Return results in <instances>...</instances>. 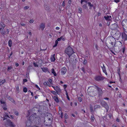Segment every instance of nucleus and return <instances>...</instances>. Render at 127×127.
Segmentation results:
<instances>
[{
    "label": "nucleus",
    "instance_id": "obj_60",
    "mask_svg": "<svg viewBox=\"0 0 127 127\" xmlns=\"http://www.w3.org/2000/svg\"><path fill=\"white\" fill-rule=\"evenodd\" d=\"M23 81V82L24 83L26 82L27 81V80L26 79H24Z\"/></svg>",
    "mask_w": 127,
    "mask_h": 127
},
{
    "label": "nucleus",
    "instance_id": "obj_45",
    "mask_svg": "<svg viewBox=\"0 0 127 127\" xmlns=\"http://www.w3.org/2000/svg\"><path fill=\"white\" fill-rule=\"evenodd\" d=\"M78 99L79 100V101L80 102H81L82 101V99L80 97H78Z\"/></svg>",
    "mask_w": 127,
    "mask_h": 127
},
{
    "label": "nucleus",
    "instance_id": "obj_38",
    "mask_svg": "<svg viewBox=\"0 0 127 127\" xmlns=\"http://www.w3.org/2000/svg\"><path fill=\"white\" fill-rule=\"evenodd\" d=\"M66 97H67V99L69 100H70V98H69V96H68V93H67V92L66 91Z\"/></svg>",
    "mask_w": 127,
    "mask_h": 127
},
{
    "label": "nucleus",
    "instance_id": "obj_47",
    "mask_svg": "<svg viewBox=\"0 0 127 127\" xmlns=\"http://www.w3.org/2000/svg\"><path fill=\"white\" fill-rule=\"evenodd\" d=\"M31 66H29L27 68V71H29L31 69Z\"/></svg>",
    "mask_w": 127,
    "mask_h": 127
},
{
    "label": "nucleus",
    "instance_id": "obj_23",
    "mask_svg": "<svg viewBox=\"0 0 127 127\" xmlns=\"http://www.w3.org/2000/svg\"><path fill=\"white\" fill-rule=\"evenodd\" d=\"M5 26H3L1 24L0 25V31H2L4 30Z\"/></svg>",
    "mask_w": 127,
    "mask_h": 127
},
{
    "label": "nucleus",
    "instance_id": "obj_3",
    "mask_svg": "<svg viewBox=\"0 0 127 127\" xmlns=\"http://www.w3.org/2000/svg\"><path fill=\"white\" fill-rule=\"evenodd\" d=\"M122 25L123 27L124 32L127 33V20H123L122 21Z\"/></svg>",
    "mask_w": 127,
    "mask_h": 127
},
{
    "label": "nucleus",
    "instance_id": "obj_11",
    "mask_svg": "<svg viewBox=\"0 0 127 127\" xmlns=\"http://www.w3.org/2000/svg\"><path fill=\"white\" fill-rule=\"evenodd\" d=\"M67 71V69L65 67H63L61 69V72L63 74H65Z\"/></svg>",
    "mask_w": 127,
    "mask_h": 127
},
{
    "label": "nucleus",
    "instance_id": "obj_17",
    "mask_svg": "<svg viewBox=\"0 0 127 127\" xmlns=\"http://www.w3.org/2000/svg\"><path fill=\"white\" fill-rule=\"evenodd\" d=\"M90 110L91 113L92 114H94V110L93 109V106L91 104H90Z\"/></svg>",
    "mask_w": 127,
    "mask_h": 127
},
{
    "label": "nucleus",
    "instance_id": "obj_56",
    "mask_svg": "<svg viewBox=\"0 0 127 127\" xmlns=\"http://www.w3.org/2000/svg\"><path fill=\"white\" fill-rule=\"evenodd\" d=\"M33 21H34L33 20H31L30 21V23H33Z\"/></svg>",
    "mask_w": 127,
    "mask_h": 127
},
{
    "label": "nucleus",
    "instance_id": "obj_9",
    "mask_svg": "<svg viewBox=\"0 0 127 127\" xmlns=\"http://www.w3.org/2000/svg\"><path fill=\"white\" fill-rule=\"evenodd\" d=\"M95 88L96 89L97 91L98 92V95L100 96L101 95L102 93V90L100 88L97 87L95 86Z\"/></svg>",
    "mask_w": 127,
    "mask_h": 127
},
{
    "label": "nucleus",
    "instance_id": "obj_36",
    "mask_svg": "<svg viewBox=\"0 0 127 127\" xmlns=\"http://www.w3.org/2000/svg\"><path fill=\"white\" fill-rule=\"evenodd\" d=\"M60 38L61 39H62V40L63 41H64V40H65L64 36V35L61 36Z\"/></svg>",
    "mask_w": 127,
    "mask_h": 127
},
{
    "label": "nucleus",
    "instance_id": "obj_29",
    "mask_svg": "<svg viewBox=\"0 0 127 127\" xmlns=\"http://www.w3.org/2000/svg\"><path fill=\"white\" fill-rule=\"evenodd\" d=\"M100 108V106L99 105H95L94 106L95 109L97 108Z\"/></svg>",
    "mask_w": 127,
    "mask_h": 127
},
{
    "label": "nucleus",
    "instance_id": "obj_64",
    "mask_svg": "<svg viewBox=\"0 0 127 127\" xmlns=\"http://www.w3.org/2000/svg\"><path fill=\"white\" fill-rule=\"evenodd\" d=\"M56 29L57 30H59L60 29V28L59 27H57L56 28Z\"/></svg>",
    "mask_w": 127,
    "mask_h": 127
},
{
    "label": "nucleus",
    "instance_id": "obj_8",
    "mask_svg": "<svg viewBox=\"0 0 127 127\" xmlns=\"http://www.w3.org/2000/svg\"><path fill=\"white\" fill-rule=\"evenodd\" d=\"M54 90L57 93L58 95H60L61 93V90L60 88L58 86H56V88H54Z\"/></svg>",
    "mask_w": 127,
    "mask_h": 127
},
{
    "label": "nucleus",
    "instance_id": "obj_61",
    "mask_svg": "<svg viewBox=\"0 0 127 127\" xmlns=\"http://www.w3.org/2000/svg\"><path fill=\"white\" fill-rule=\"evenodd\" d=\"M19 64L18 63H16L15 64V66L16 67H18L19 66Z\"/></svg>",
    "mask_w": 127,
    "mask_h": 127
},
{
    "label": "nucleus",
    "instance_id": "obj_58",
    "mask_svg": "<svg viewBox=\"0 0 127 127\" xmlns=\"http://www.w3.org/2000/svg\"><path fill=\"white\" fill-rule=\"evenodd\" d=\"M114 1L118 3L119 2V0H114Z\"/></svg>",
    "mask_w": 127,
    "mask_h": 127
},
{
    "label": "nucleus",
    "instance_id": "obj_6",
    "mask_svg": "<svg viewBox=\"0 0 127 127\" xmlns=\"http://www.w3.org/2000/svg\"><path fill=\"white\" fill-rule=\"evenodd\" d=\"M125 32H123L122 33V38L124 41H126L127 39V35L125 33Z\"/></svg>",
    "mask_w": 127,
    "mask_h": 127
},
{
    "label": "nucleus",
    "instance_id": "obj_50",
    "mask_svg": "<svg viewBox=\"0 0 127 127\" xmlns=\"http://www.w3.org/2000/svg\"><path fill=\"white\" fill-rule=\"evenodd\" d=\"M81 70H82L83 72L84 73H85V70L84 67H82L81 68Z\"/></svg>",
    "mask_w": 127,
    "mask_h": 127
},
{
    "label": "nucleus",
    "instance_id": "obj_54",
    "mask_svg": "<svg viewBox=\"0 0 127 127\" xmlns=\"http://www.w3.org/2000/svg\"><path fill=\"white\" fill-rule=\"evenodd\" d=\"M48 81L50 83H51L52 82V80L51 79H48Z\"/></svg>",
    "mask_w": 127,
    "mask_h": 127
},
{
    "label": "nucleus",
    "instance_id": "obj_40",
    "mask_svg": "<svg viewBox=\"0 0 127 127\" xmlns=\"http://www.w3.org/2000/svg\"><path fill=\"white\" fill-rule=\"evenodd\" d=\"M6 105H4V106H3L2 108L4 110H6L7 109V108L5 106Z\"/></svg>",
    "mask_w": 127,
    "mask_h": 127
},
{
    "label": "nucleus",
    "instance_id": "obj_39",
    "mask_svg": "<svg viewBox=\"0 0 127 127\" xmlns=\"http://www.w3.org/2000/svg\"><path fill=\"white\" fill-rule=\"evenodd\" d=\"M51 93H52L54 94V95H56H56L57 96V95L56 94V92L55 91H51Z\"/></svg>",
    "mask_w": 127,
    "mask_h": 127
},
{
    "label": "nucleus",
    "instance_id": "obj_37",
    "mask_svg": "<svg viewBox=\"0 0 127 127\" xmlns=\"http://www.w3.org/2000/svg\"><path fill=\"white\" fill-rule=\"evenodd\" d=\"M82 9L81 8H79L78 9V12L79 13H82Z\"/></svg>",
    "mask_w": 127,
    "mask_h": 127
},
{
    "label": "nucleus",
    "instance_id": "obj_34",
    "mask_svg": "<svg viewBox=\"0 0 127 127\" xmlns=\"http://www.w3.org/2000/svg\"><path fill=\"white\" fill-rule=\"evenodd\" d=\"M83 8L85 9H87V5L86 4H84L83 5Z\"/></svg>",
    "mask_w": 127,
    "mask_h": 127
},
{
    "label": "nucleus",
    "instance_id": "obj_33",
    "mask_svg": "<svg viewBox=\"0 0 127 127\" xmlns=\"http://www.w3.org/2000/svg\"><path fill=\"white\" fill-rule=\"evenodd\" d=\"M12 68V67L11 66H8V68L7 69V70L8 71H9V70H11Z\"/></svg>",
    "mask_w": 127,
    "mask_h": 127
},
{
    "label": "nucleus",
    "instance_id": "obj_32",
    "mask_svg": "<svg viewBox=\"0 0 127 127\" xmlns=\"http://www.w3.org/2000/svg\"><path fill=\"white\" fill-rule=\"evenodd\" d=\"M0 102L1 104H3L4 105H6V104L5 103V102L4 101H3L1 99L0 100Z\"/></svg>",
    "mask_w": 127,
    "mask_h": 127
},
{
    "label": "nucleus",
    "instance_id": "obj_14",
    "mask_svg": "<svg viewBox=\"0 0 127 127\" xmlns=\"http://www.w3.org/2000/svg\"><path fill=\"white\" fill-rule=\"evenodd\" d=\"M9 117V116H8V113H5V114L3 116V120H5L7 119V118Z\"/></svg>",
    "mask_w": 127,
    "mask_h": 127
},
{
    "label": "nucleus",
    "instance_id": "obj_48",
    "mask_svg": "<svg viewBox=\"0 0 127 127\" xmlns=\"http://www.w3.org/2000/svg\"><path fill=\"white\" fill-rule=\"evenodd\" d=\"M9 118L10 119H13L14 118V116L13 115H10L9 116Z\"/></svg>",
    "mask_w": 127,
    "mask_h": 127
},
{
    "label": "nucleus",
    "instance_id": "obj_57",
    "mask_svg": "<svg viewBox=\"0 0 127 127\" xmlns=\"http://www.w3.org/2000/svg\"><path fill=\"white\" fill-rule=\"evenodd\" d=\"M62 6H64L65 5V4L64 3V1H63V3L62 4Z\"/></svg>",
    "mask_w": 127,
    "mask_h": 127
},
{
    "label": "nucleus",
    "instance_id": "obj_43",
    "mask_svg": "<svg viewBox=\"0 0 127 127\" xmlns=\"http://www.w3.org/2000/svg\"><path fill=\"white\" fill-rule=\"evenodd\" d=\"M33 65L35 67H38V65L36 63H33Z\"/></svg>",
    "mask_w": 127,
    "mask_h": 127
},
{
    "label": "nucleus",
    "instance_id": "obj_7",
    "mask_svg": "<svg viewBox=\"0 0 127 127\" xmlns=\"http://www.w3.org/2000/svg\"><path fill=\"white\" fill-rule=\"evenodd\" d=\"M118 27V25L116 23L110 26V29L113 30L117 29Z\"/></svg>",
    "mask_w": 127,
    "mask_h": 127
},
{
    "label": "nucleus",
    "instance_id": "obj_2",
    "mask_svg": "<svg viewBox=\"0 0 127 127\" xmlns=\"http://www.w3.org/2000/svg\"><path fill=\"white\" fill-rule=\"evenodd\" d=\"M65 53L67 54L70 58V56L75 52L73 51L72 49L69 46L66 48L65 51Z\"/></svg>",
    "mask_w": 127,
    "mask_h": 127
},
{
    "label": "nucleus",
    "instance_id": "obj_41",
    "mask_svg": "<svg viewBox=\"0 0 127 127\" xmlns=\"http://www.w3.org/2000/svg\"><path fill=\"white\" fill-rule=\"evenodd\" d=\"M23 91L26 93L27 92V89L26 87H24L23 88Z\"/></svg>",
    "mask_w": 127,
    "mask_h": 127
},
{
    "label": "nucleus",
    "instance_id": "obj_42",
    "mask_svg": "<svg viewBox=\"0 0 127 127\" xmlns=\"http://www.w3.org/2000/svg\"><path fill=\"white\" fill-rule=\"evenodd\" d=\"M29 6H26L24 7V10H26L28 9L29 8Z\"/></svg>",
    "mask_w": 127,
    "mask_h": 127
},
{
    "label": "nucleus",
    "instance_id": "obj_13",
    "mask_svg": "<svg viewBox=\"0 0 127 127\" xmlns=\"http://www.w3.org/2000/svg\"><path fill=\"white\" fill-rule=\"evenodd\" d=\"M45 24L43 23H41L40 26V28L41 29L42 31H43L45 28Z\"/></svg>",
    "mask_w": 127,
    "mask_h": 127
},
{
    "label": "nucleus",
    "instance_id": "obj_26",
    "mask_svg": "<svg viewBox=\"0 0 127 127\" xmlns=\"http://www.w3.org/2000/svg\"><path fill=\"white\" fill-rule=\"evenodd\" d=\"M52 73L54 74V75L55 76L56 75V74L55 72L54 71V69L53 68H52Z\"/></svg>",
    "mask_w": 127,
    "mask_h": 127
},
{
    "label": "nucleus",
    "instance_id": "obj_5",
    "mask_svg": "<svg viewBox=\"0 0 127 127\" xmlns=\"http://www.w3.org/2000/svg\"><path fill=\"white\" fill-rule=\"evenodd\" d=\"M95 80L97 81H102L104 79L103 77L100 76L98 75L96 76L95 78Z\"/></svg>",
    "mask_w": 127,
    "mask_h": 127
},
{
    "label": "nucleus",
    "instance_id": "obj_10",
    "mask_svg": "<svg viewBox=\"0 0 127 127\" xmlns=\"http://www.w3.org/2000/svg\"><path fill=\"white\" fill-rule=\"evenodd\" d=\"M98 93L97 91H94L93 92H91L90 93V96L92 97L94 96L97 95Z\"/></svg>",
    "mask_w": 127,
    "mask_h": 127
},
{
    "label": "nucleus",
    "instance_id": "obj_46",
    "mask_svg": "<svg viewBox=\"0 0 127 127\" xmlns=\"http://www.w3.org/2000/svg\"><path fill=\"white\" fill-rule=\"evenodd\" d=\"M68 117V115L66 114H64V118L65 119H67Z\"/></svg>",
    "mask_w": 127,
    "mask_h": 127
},
{
    "label": "nucleus",
    "instance_id": "obj_27",
    "mask_svg": "<svg viewBox=\"0 0 127 127\" xmlns=\"http://www.w3.org/2000/svg\"><path fill=\"white\" fill-rule=\"evenodd\" d=\"M1 32V33L3 35H4L5 34V32L4 31V30H2V31H0Z\"/></svg>",
    "mask_w": 127,
    "mask_h": 127
},
{
    "label": "nucleus",
    "instance_id": "obj_53",
    "mask_svg": "<svg viewBox=\"0 0 127 127\" xmlns=\"http://www.w3.org/2000/svg\"><path fill=\"white\" fill-rule=\"evenodd\" d=\"M47 82H44V83H43V85H44L47 86Z\"/></svg>",
    "mask_w": 127,
    "mask_h": 127
},
{
    "label": "nucleus",
    "instance_id": "obj_49",
    "mask_svg": "<svg viewBox=\"0 0 127 127\" xmlns=\"http://www.w3.org/2000/svg\"><path fill=\"white\" fill-rule=\"evenodd\" d=\"M35 86L36 88L38 89V90H40V88L37 85H35Z\"/></svg>",
    "mask_w": 127,
    "mask_h": 127
},
{
    "label": "nucleus",
    "instance_id": "obj_28",
    "mask_svg": "<svg viewBox=\"0 0 127 127\" xmlns=\"http://www.w3.org/2000/svg\"><path fill=\"white\" fill-rule=\"evenodd\" d=\"M8 43L9 46L11 47V45L12 44V40L11 39L9 40Z\"/></svg>",
    "mask_w": 127,
    "mask_h": 127
},
{
    "label": "nucleus",
    "instance_id": "obj_16",
    "mask_svg": "<svg viewBox=\"0 0 127 127\" xmlns=\"http://www.w3.org/2000/svg\"><path fill=\"white\" fill-rule=\"evenodd\" d=\"M55 54H53L51 55L50 59L51 61L52 62H54L55 60Z\"/></svg>",
    "mask_w": 127,
    "mask_h": 127
},
{
    "label": "nucleus",
    "instance_id": "obj_24",
    "mask_svg": "<svg viewBox=\"0 0 127 127\" xmlns=\"http://www.w3.org/2000/svg\"><path fill=\"white\" fill-rule=\"evenodd\" d=\"M5 81H6L5 79H4L2 81L0 80V84L2 85L5 82Z\"/></svg>",
    "mask_w": 127,
    "mask_h": 127
},
{
    "label": "nucleus",
    "instance_id": "obj_15",
    "mask_svg": "<svg viewBox=\"0 0 127 127\" xmlns=\"http://www.w3.org/2000/svg\"><path fill=\"white\" fill-rule=\"evenodd\" d=\"M53 98L54 99L55 101L57 103H58L59 101L57 96H55L53 97Z\"/></svg>",
    "mask_w": 127,
    "mask_h": 127
},
{
    "label": "nucleus",
    "instance_id": "obj_30",
    "mask_svg": "<svg viewBox=\"0 0 127 127\" xmlns=\"http://www.w3.org/2000/svg\"><path fill=\"white\" fill-rule=\"evenodd\" d=\"M88 4L89 6H90V8H89V9H91V7H92L93 6V5L92 4H91V3L90 2H88Z\"/></svg>",
    "mask_w": 127,
    "mask_h": 127
},
{
    "label": "nucleus",
    "instance_id": "obj_51",
    "mask_svg": "<svg viewBox=\"0 0 127 127\" xmlns=\"http://www.w3.org/2000/svg\"><path fill=\"white\" fill-rule=\"evenodd\" d=\"M15 114L16 116H18L19 115L18 112H16L14 113Z\"/></svg>",
    "mask_w": 127,
    "mask_h": 127
},
{
    "label": "nucleus",
    "instance_id": "obj_20",
    "mask_svg": "<svg viewBox=\"0 0 127 127\" xmlns=\"http://www.w3.org/2000/svg\"><path fill=\"white\" fill-rule=\"evenodd\" d=\"M115 35L116 38H119L121 36V33L120 32H119L118 33H116Z\"/></svg>",
    "mask_w": 127,
    "mask_h": 127
},
{
    "label": "nucleus",
    "instance_id": "obj_12",
    "mask_svg": "<svg viewBox=\"0 0 127 127\" xmlns=\"http://www.w3.org/2000/svg\"><path fill=\"white\" fill-rule=\"evenodd\" d=\"M101 67L102 70L103 72L106 75H107V74L106 71L105 67L104 66V65L103 64H102V66H101Z\"/></svg>",
    "mask_w": 127,
    "mask_h": 127
},
{
    "label": "nucleus",
    "instance_id": "obj_22",
    "mask_svg": "<svg viewBox=\"0 0 127 127\" xmlns=\"http://www.w3.org/2000/svg\"><path fill=\"white\" fill-rule=\"evenodd\" d=\"M8 99L9 100H10L13 103H14L15 102V101L14 99L10 97H9Z\"/></svg>",
    "mask_w": 127,
    "mask_h": 127
},
{
    "label": "nucleus",
    "instance_id": "obj_31",
    "mask_svg": "<svg viewBox=\"0 0 127 127\" xmlns=\"http://www.w3.org/2000/svg\"><path fill=\"white\" fill-rule=\"evenodd\" d=\"M55 45H54L53 46V47H56L57 46V45L58 43V40H56L55 41Z\"/></svg>",
    "mask_w": 127,
    "mask_h": 127
},
{
    "label": "nucleus",
    "instance_id": "obj_55",
    "mask_svg": "<svg viewBox=\"0 0 127 127\" xmlns=\"http://www.w3.org/2000/svg\"><path fill=\"white\" fill-rule=\"evenodd\" d=\"M47 86H48L50 87V83L48 82H47Z\"/></svg>",
    "mask_w": 127,
    "mask_h": 127
},
{
    "label": "nucleus",
    "instance_id": "obj_19",
    "mask_svg": "<svg viewBox=\"0 0 127 127\" xmlns=\"http://www.w3.org/2000/svg\"><path fill=\"white\" fill-rule=\"evenodd\" d=\"M44 8L45 10L47 11H49L50 10V9L49 7L47 5H45L44 6Z\"/></svg>",
    "mask_w": 127,
    "mask_h": 127
},
{
    "label": "nucleus",
    "instance_id": "obj_62",
    "mask_svg": "<svg viewBox=\"0 0 127 127\" xmlns=\"http://www.w3.org/2000/svg\"><path fill=\"white\" fill-rule=\"evenodd\" d=\"M109 50H110V51H111V52L113 54H114V55H115V54L114 53V52L112 50H111V49H110Z\"/></svg>",
    "mask_w": 127,
    "mask_h": 127
},
{
    "label": "nucleus",
    "instance_id": "obj_1",
    "mask_svg": "<svg viewBox=\"0 0 127 127\" xmlns=\"http://www.w3.org/2000/svg\"><path fill=\"white\" fill-rule=\"evenodd\" d=\"M39 117H34L33 115H32L30 116L29 119L27 121L26 125L28 126H29L31 124V123L33 122L35 123L36 124H38L39 122Z\"/></svg>",
    "mask_w": 127,
    "mask_h": 127
},
{
    "label": "nucleus",
    "instance_id": "obj_44",
    "mask_svg": "<svg viewBox=\"0 0 127 127\" xmlns=\"http://www.w3.org/2000/svg\"><path fill=\"white\" fill-rule=\"evenodd\" d=\"M87 62V61L85 59L84 60V61L83 63L84 64H86Z\"/></svg>",
    "mask_w": 127,
    "mask_h": 127
},
{
    "label": "nucleus",
    "instance_id": "obj_21",
    "mask_svg": "<svg viewBox=\"0 0 127 127\" xmlns=\"http://www.w3.org/2000/svg\"><path fill=\"white\" fill-rule=\"evenodd\" d=\"M104 19L110 21V18L109 16L108 15H106L104 16Z\"/></svg>",
    "mask_w": 127,
    "mask_h": 127
},
{
    "label": "nucleus",
    "instance_id": "obj_25",
    "mask_svg": "<svg viewBox=\"0 0 127 127\" xmlns=\"http://www.w3.org/2000/svg\"><path fill=\"white\" fill-rule=\"evenodd\" d=\"M111 44L112 46L110 48L108 47L109 49H112L114 47V42H111Z\"/></svg>",
    "mask_w": 127,
    "mask_h": 127
},
{
    "label": "nucleus",
    "instance_id": "obj_35",
    "mask_svg": "<svg viewBox=\"0 0 127 127\" xmlns=\"http://www.w3.org/2000/svg\"><path fill=\"white\" fill-rule=\"evenodd\" d=\"M91 119L92 121H94V120L95 118L94 117L93 114H92V115L91 116Z\"/></svg>",
    "mask_w": 127,
    "mask_h": 127
},
{
    "label": "nucleus",
    "instance_id": "obj_52",
    "mask_svg": "<svg viewBox=\"0 0 127 127\" xmlns=\"http://www.w3.org/2000/svg\"><path fill=\"white\" fill-rule=\"evenodd\" d=\"M59 113L60 114H63V113L62 112V111L61 110H59Z\"/></svg>",
    "mask_w": 127,
    "mask_h": 127
},
{
    "label": "nucleus",
    "instance_id": "obj_18",
    "mask_svg": "<svg viewBox=\"0 0 127 127\" xmlns=\"http://www.w3.org/2000/svg\"><path fill=\"white\" fill-rule=\"evenodd\" d=\"M41 69H42V71L45 72H46L48 71V72H49L48 70V69L46 67H41Z\"/></svg>",
    "mask_w": 127,
    "mask_h": 127
},
{
    "label": "nucleus",
    "instance_id": "obj_59",
    "mask_svg": "<svg viewBox=\"0 0 127 127\" xmlns=\"http://www.w3.org/2000/svg\"><path fill=\"white\" fill-rule=\"evenodd\" d=\"M109 116L110 118H111L112 117V115L111 114H109L108 115Z\"/></svg>",
    "mask_w": 127,
    "mask_h": 127
},
{
    "label": "nucleus",
    "instance_id": "obj_63",
    "mask_svg": "<svg viewBox=\"0 0 127 127\" xmlns=\"http://www.w3.org/2000/svg\"><path fill=\"white\" fill-rule=\"evenodd\" d=\"M61 40V39L60 38H58L57 39V40H58V41H59Z\"/></svg>",
    "mask_w": 127,
    "mask_h": 127
},
{
    "label": "nucleus",
    "instance_id": "obj_4",
    "mask_svg": "<svg viewBox=\"0 0 127 127\" xmlns=\"http://www.w3.org/2000/svg\"><path fill=\"white\" fill-rule=\"evenodd\" d=\"M100 104L103 107L106 109L107 111H108L109 110V108L107 104L104 101H102L101 102Z\"/></svg>",
    "mask_w": 127,
    "mask_h": 127
}]
</instances>
